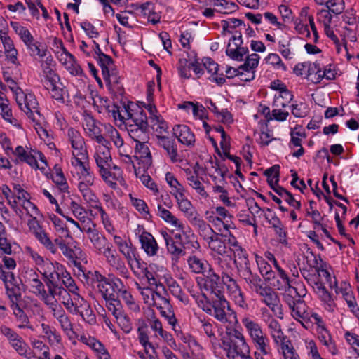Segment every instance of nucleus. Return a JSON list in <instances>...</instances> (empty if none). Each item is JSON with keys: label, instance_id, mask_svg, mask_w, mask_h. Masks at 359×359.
Instances as JSON below:
<instances>
[{"label": "nucleus", "instance_id": "nucleus-1", "mask_svg": "<svg viewBox=\"0 0 359 359\" xmlns=\"http://www.w3.org/2000/svg\"><path fill=\"white\" fill-rule=\"evenodd\" d=\"M130 118L125 122L129 136L133 140H149V123L145 111L140 106L133 105Z\"/></svg>", "mask_w": 359, "mask_h": 359}, {"label": "nucleus", "instance_id": "nucleus-2", "mask_svg": "<svg viewBox=\"0 0 359 359\" xmlns=\"http://www.w3.org/2000/svg\"><path fill=\"white\" fill-rule=\"evenodd\" d=\"M226 334L227 337H224L222 341L227 357L233 359L236 355L241 356L242 358H246L250 353V348L243 333L236 329H233L227 332Z\"/></svg>", "mask_w": 359, "mask_h": 359}, {"label": "nucleus", "instance_id": "nucleus-3", "mask_svg": "<svg viewBox=\"0 0 359 359\" xmlns=\"http://www.w3.org/2000/svg\"><path fill=\"white\" fill-rule=\"evenodd\" d=\"M269 333L276 346H278L285 359H299L295 353L291 341L283 333L281 325L276 319H271L267 324Z\"/></svg>", "mask_w": 359, "mask_h": 359}, {"label": "nucleus", "instance_id": "nucleus-4", "mask_svg": "<svg viewBox=\"0 0 359 359\" xmlns=\"http://www.w3.org/2000/svg\"><path fill=\"white\" fill-rule=\"evenodd\" d=\"M0 280L4 284L5 294L9 302V306L20 304L22 301V287L19 280L11 271H6L0 266Z\"/></svg>", "mask_w": 359, "mask_h": 359}, {"label": "nucleus", "instance_id": "nucleus-5", "mask_svg": "<svg viewBox=\"0 0 359 359\" xmlns=\"http://www.w3.org/2000/svg\"><path fill=\"white\" fill-rule=\"evenodd\" d=\"M255 292L261 297V302L265 304L278 318L280 319L283 318L279 297L271 287L264 284Z\"/></svg>", "mask_w": 359, "mask_h": 359}, {"label": "nucleus", "instance_id": "nucleus-6", "mask_svg": "<svg viewBox=\"0 0 359 359\" xmlns=\"http://www.w3.org/2000/svg\"><path fill=\"white\" fill-rule=\"evenodd\" d=\"M16 102L20 109L23 111L32 121H39L38 117H41L39 110V103L34 95L23 93L17 95Z\"/></svg>", "mask_w": 359, "mask_h": 359}, {"label": "nucleus", "instance_id": "nucleus-7", "mask_svg": "<svg viewBox=\"0 0 359 359\" xmlns=\"http://www.w3.org/2000/svg\"><path fill=\"white\" fill-rule=\"evenodd\" d=\"M102 255L105 257L107 263L118 275L126 279L130 278V273L124 261L118 255L116 250L113 249L112 245H107V248L104 249Z\"/></svg>", "mask_w": 359, "mask_h": 359}, {"label": "nucleus", "instance_id": "nucleus-8", "mask_svg": "<svg viewBox=\"0 0 359 359\" xmlns=\"http://www.w3.org/2000/svg\"><path fill=\"white\" fill-rule=\"evenodd\" d=\"M203 287L210 292L214 296L224 294L222 276L215 273L214 269L209 266V269L203 274Z\"/></svg>", "mask_w": 359, "mask_h": 359}, {"label": "nucleus", "instance_id": "nucleus-9", "mask_svg": "<svg viewBox=\"0 0 359 359\" xmlns=\"http://www.w3.org/2000/svg\"><path fill=\"white\" fill-rule=\"evenodd\" d=\"M226 308L229 309V302L224 294L214 296L212 297L211 307L209 309L207 314L213 316L222 323H226L228 322Z\"/></svg>", "mask_w": 359, "mask_h": 359}, {"label": "nucleus", "instance_id": "nucleus-10", "mask_svg": "<svg viewBox=\"0 0 359 359\" xmlns=\"http://www.w3.org/2000/svg\"><path fill=\"white\" fill-rule=\"evenodd\" d=\"M99 174L103 181L113 189H118V183L123 184L125 182L122 170L115 164L111 165L109 168H105L104 171L99 170Z\"/></svg>", "mask_w": 359, "mask_h": 359}, {"label": "nucleus", "instance_id": "nucleus-11", "mask_svg": "<svg viewBox=\"0 0 359 359\" xmlns=\"http://www.w3.org/2000/svg\"><path fill=\"white\" fill-rule=\"evenodd\" d=\"M65 268L58 262H50L39 272L44 278L46 285H60Z\"/></svg>", "mask_w": 359, "mask_h": 359}, {"label": "nucleus", "instance_id": "nucleus-12", "mask_svg": "<svg viewBox=\"0 0 359 359\" xmlns=\"http://www.w3.org/2000/svg\"><path fill=\"white\" fill-rule=\"evenodd\" d=\"M14 155L17 156L20 161L27 163L34 169L39 168L36 160L37 157H39L42 162L46 163L45 156L41 152L32 149L28 151L22 146H18L15 148Z\"/></svg>", "mask_w": 359, "mask_h": 359}, {"label": "nucleus", "instance_id": "nucleus-13", "mask_svg": "<svg viewBox=\"0 0 359 359\" xmlns=\"http://www.w3.org/2000/svg\"><path fill=\"white\" fill-rule=\"evenodd\" d=\"M136 142L135 154L139 159L138 165L142 168L143 171L147 170L152 164V156L148 146V140H133Z\"/></svg>", "mask_w": 359, "mask_h": 359}, {"label": "nucleus", "instance_id": "nucleus-14", "mask_svg": "<svg viewBox=\"0 0 359 359\" xmlns=\"http://www.w3.org/2000/svg\"><path fill=\"white\" fill-rule=\"evenodd\" d=\"M187 220L204 241L208 240L215 231L198 212L194 214V216Z\"/></svg>", "mask_w": 359, "mask_h": 359}, {"label": "nucleus", "instance_id": "nucleus-15", "mask_svg": "<svg viewBox=\"0 0 359 359\" xmlns=\"http://www.w3.org/2000/svg\"><path fill=\"white\" fill-rule=\"evenodd\" d=\"M141 248L149 257L157 256L159 252L158 244L153 235L144 230L139 236Z\"/></svg>", "mask_w": 359, "mask_h": 359}, {"label": "nucleus", "instance_id": "nucleus-16", "mask_svg": "<svg viewBox=\"0 0 359 359\" xmlns=\"http://www.w3.org/2000/svg\"><path fill=\"white\" fill-rule=\"evenodd\" d=\"M250 339L257 351L255 352L256 359L257 355L264 357V355H270L271 354L269 339L263 330L250 337Z\"/></svg>", "mask_w": 359, "mask_h": 359}, {"label": "nucleus", "instance_id": "nucleus-17", "mask_svg": "<svg viewBox=\"0 0 359 359\" xmlns=\"http://www.w3.org/2000/svg\"><path fill=\"white\" fill-rule=\"evenodd\" d=\"M157 144L165 151L167 156L172 163L182 161L175 139L168 136H161L157 140Z\"/></svg>", "mask_w": 359, "mask_h": 359}, {"label": "nucleus", "instance_id": "nucleus-18", "mask_svg": "<svg viewBox=\"0 0 359 359\" xmlns=\"http://www.w3.org/2000/svg\"><path fill=\"white\" fill-rule=\"evenodd\" d=\"M226 285L235 304L244 311L248 310L249 306L245 300L244 293L241 291L236 281H231Z\"/></svg>", "mask_w": 359, "mask_h": 359}, {"label": "nucleus", "instance_id": "nucleus-19", "mask_svg": "<svg viewBox=\"0 0 359 359\" xmlns=\"http://www.w3.org/2000/svg\"><path fill=\"white\" fill-rule=\"evenodd\" d=\"M226 285L235 304L244 311L248 310L249 306L245 300L244 293L241 291L236 281H231Z\"/></svg>", "mask_w": 359, "mask_h": 359}, {"label": "nucleus", "instance_id": "nucleus-20", "mask_svg": "<svg viewBox=\"0 0 359 359\" xmlns=\"http://www.w3.org/2000/svg\"><path fill=\"white\" fill-rule=\"evenodd\" d=\"M69 209L73 215L82 224L83 230L88 226H93L94 222L88 216V211L80 204L74 201H72L69 205Z\"/></svg>", "mask_w": 359, "mask_h": 359}, {"label": "nucleus", "instance_id": "nucleus-21", "mask_svg": "<svg viewBox=\"0 0 359 359\" xmlns=\"http://www.w3.org/2000/svg\"><path fill=\"white\" fill-rule=\"evenodd\" d=\"M172 195L177 201L180 210L183 212L187 219L194 216V214L198 213L191 201L186 197L185 189L181 190L178 193H172Z\"/></svg>", "mask_w": 359, "mask_h": 359}, {"label": "nucleus", "instance_id": "nucleus-22", "mask_svg": "<svg viewBox=\"0 0 359 359\" xmlns=\"http://www.w3.org/2000/svg\"><path fill=\"white\" fill-rule=\"evenodd\" d=\"M84 232L88 234L89 239L93 243V246L102 254L104 249L107 248V245H112L109 243L107 239L100 235L98 231L96 229L95 224H93V226H88L84 229Z\"/></svg>", "mask_w": 359, "mask_h": 359}, {"label": "nucleus", "instance_id": "nucleus-23", "mask_svg": "<svg viewBox=\"0 0 359 359\" xmlns=\"http://www.w3.org/2000/svg\"><path fill=\"white\" fill-rule=\"evenodd\" d=\"M238 271L241 278L244 280L249 288L253 292L257 290L260 286L264 285L262 278L257 273H252L250 266H245V268L241 269Z\"/></svg>", "mask_w": 359, "mask_h": 359}, {"label": "nucleus", "instance_id": "nucleus-24", "mask_svg": "<svg viewBox=\"0 0 359 359\" xmlns=\"http://www.w3.org/2000/svg\"><path fill=\"white\" fill-rule=\"evenodd\" d=\"M173 134L180 143L187 147L194 146L196 140L195 135L187 126H175L173 128Z\"/></svg>", "mask_w": 359, "mask_h": 359}, {"label": "nucleus", "instance_id": "nucleus-25", "mask_svg": "<svg viewBox=\"0 0 359 359\" xmlns=\"http://www.w3.org/2000/svg\"><path fill=\"white\" fill-rule=\"evenodd\" d=\"M205 242L211 251L219 255L227 253V245L224 243L223 233H218L214 231Z\"/></svg>", "mask_w": 359, "mask_h": 359}, {"label": "nucleus", "instance_id": "nucleus-26", "mask_svg": "<svg viewBox=\"0 0 359 359\" xmlns=\"http://www.w3.org/2000/svg\"><path fill=\"white\" fill-rule=\"evenodd\" d=\"M292 316L299 321L304 327H307L305 323L310 320V313L307 311V306L304 301L300 299L292 301Z\"/></svg>", "mask_w": 359, "mask_h": 359}, {"label": "nucleus", "instance_id": "nucleus-27", "mask_svg": "<svg viewBox=\"0 0 359 359\" xmlns=\"http://www.w3.org/2000/svg\"><path fill=\"white\" fill-rule=\"evenodd\" d=\"M69 297L65 301L63 297L62 303L67 311L75 314L79 309L87 305L88 302L85 300L78 292L69 294Z\"/></svg>", "mask_w": 359, "mask_h": 359}, {"label": "nucleus", "instance_id": "nucleus-28", "mask_svg": "<svg viewBox=\"0 0 359 359\" xmlns=\"http://www.w3.org/2000/svg\"><path fill=\"white\" fill-rule=\"evenodd\" d=\"M157 215L164 222L175 227L176 230L183 231L184 225L180 219L177 218L170 210L165 209L161 203L157 205Z\"/></svg>", "mask_w": 359, "mask_h": 359}, {"label": "nucleus", "instance_id": "nucleus-29", "mask_svg": "<svg viewBox=\"0 0 359 359\" xmlns=\"http://www.w3.org/2000/svg\"><path fill=\"white\" fill-rule=\"evenodd\" d=\"M94 158L99 170H104L105 168H109L114 164L109 149L106 147H97Z\"/></svg>", "mask_w": 359, "mask_h": 359}, {"label": "nucleus", "instance_id": "nucleus-30", "mask_svg": "<svg viewBox=\"0 0 359 359\" xmlns=\"http://www.w3.org/2000/svg\"><path fill=\"white\" fill-rule=\"evenodd\" d=\"M160 233L165 242L167 250L172 255V259H178L185 255L182 248L176 244L172 237L167 231H161Z\"/></svg>", "mask_w": 359, "mask_h": 359}, {"label": "nucleus", "instance_id": "nucleus-31", "mask_svg": "<svg viewBox=\"0 0 359 359\" xmlns=\"http://www.w3.org/2000/svg\"><path fill=\"white\" fill-rule=\"evenodd\" d=\"M77 276L82 281L86 282L88 285H93L94 283H97V285L105 278V276L97 271H91L85 269L81 264L78 265Z\"/></svg>", "mask_w": 359, "mask_h": 359}, {"label": "nucleus", "instance_id": "nucleus-32", "mask_svg": "<svg viewBox=\"0 0 359 359\" xmlns=\"http://www.w3.org/2000/svg\"><path fill=\"white\" fill-rule=\"evenodd\" d=\"M55 62L51 55L46 56V59L41 62L43 76L45 79L44 83L46 81L57 82L60 81L58 75L54 72L53 67Z\"/></svg>", "mask_w": 359, "mask_h": 359}, {"label": "nucleus", "instance_id": "nucleus-33", "mask_svg": "<svg viewBox=\"0 0 359 359\" xmlns=\"http://www.w3.org/2000/svg\"><path fill=\"white\" fill-rule=\"evenodd\" d=\"M149 324L151 329L157 333L164 341H165L170 346L175 344V339L172 335L163 330V325L160 320L155 316L149 319Z\"/></svg>", "mask_w": 359, "mask_h": 359}, {"label": "nucleus", "instance_id": "nucleus-34", "mask_svg": "<svg viewBox=\"0 0 359 359\" xmlns=\"http://www.w3.org/2000/svg\"><path fill=\"white\" fill-rule=\"evenodd\" d=\"M81 341L90 347L98 359H110V355L104 345L93 337H81Z\"/></svg>", "mask_w": 359, "mask_h": 359}, {"label": "nucleus", "instance_id": "nucleus-35", "mask_svg": "<svg viewBox=\"0 0 359 359\" xmlns=\"http://www.w3.org/2000/svg\"><path fill=\"white\" fill-rule=\"evenodd\" d=\"M82 116V125L86 135L90 138L94 135L98 134L101 130L93 116L87 111H83Z\"/></svg>", "mask_w": 359, "mask_h": 359}, {"label": "nucleus", "instance_id": "nucleus-36", "mask_svg": "<svg viewBox=\"0 0 359 359\" xmlns=\"http://www.w3.org/2000/svg\"><path fill=\"white\" fill-rule=\"evenodd\" d=\"M68 140L71 143L73 151L87 150L84 138L82 137L80 132L73 128H70L67 131Z\"/></svg>", "mask_w": 359, "mask_h": 359}, {"label": "nucleus", "instance_id": "nucleus-37", "mask_svg": "<svg viewBox=\"0 0 359 359\" xmlns=\"http://www.w3.org/2000/svg\"><path fill=\"white\" fill-rule=\"evenodd\" d=\"M118 249L129 265L131 266L134 262H138L137 249L130 240L126 241Z\"/></svg>", "mask_w": 359, "mask_h": 359}, {"label": "nucleus", "instance_id": "nucleus-38", "mask_svg": "<svg viewBox=\"0 0 359 359\" xmlns=\"http://www.w3.org/2000/svg\"><path fill=\"white\" fill-rule=\"evenodd\" d=\"M313 290L324 303L325 308L330 311H333L335 303L331 294L327 290L323 283L317 285V287Z\"/></svg>", "mask_w": 359, "mask_h": 359}, {"label": "nucleus", "instance_id": "nucleus-39", "mask_svg": "<svg viewBox=\"0 0 359 359\" xmlns=\"http://www.w3.org/2000/svg\"><path fill=\"white\" fill-rule=\"evenodd\" d=\"M31 57L39 56V57H45L46 56L47 50L43 48L41 42L36 41L33 36L29 37L28 40L24 42Z\"/></svg>", "mask_w": 359, "mask_h": 359}, {"label": "nucleus", "instance_id": "nucleus-40", "mask_svg": "<svg viewBox=\"0 0 359 359\" xmlns=\"http://www.w3.org/2000/svg\"><path fill=\"white\" fill-rule=\"evenodd\" d=\"M96 60L101 68L103 79H109L110 72L115 69L113 59L108 55L101 54L100 57H96Z\"/></svg>", "mask_w": 359, "mask_h": 359}, {"label": "nucleus", "instance_id": "nucleus-41", "mask_svg": "<svg viewBox=\"0 0 359 359\" xmlns=\"http://www.w3.org/2000/svg\"><path fill=\"white\" fill-rule=\"evenodd\" d=\"M46 88L50 91L51 97L61 103L65 102L64 96L67 93L62 83L57 82L46 81L44 83Z\"/></svg>", "mask_w": 359, "mask_h": 359}, {"label": "nucleus", "instance_id": "nucleus-42", "mask_svg": "<svg viewBox=\"0 0 359 359\" xmlns=\"http://www.w3.org/2000/svg\"><path fill=\"white\" fill-rule=\"evenodd\" d=\"M210 5L215 7L217 13L228 14L236 11L238 6L226 0H210Z\"/></svg>", "mask_w": 359, "mask_h": 359}, {"label": "nucleus", "instance_id": "nucleus-43", "mask_svg": "<svg viewBox=\"0 0 359 359\" xmlns=\"http://www.w3.org/2000/svg\"><path fill=\"white\" fill-rule=\"evenodd\" d=\"M166 284L173 296L185 304L189 303L187 296L182 292L181 287L172 277L166 278Z\"/></svg>", "mask_w": 359, "mask_h": 359}, {"label": "nucleus", "instance_id": "nucleus-44", "mask_svg": "<svg viewBox=\"0 0 359 359\" xmlns=\"http://www.w3.org/2000/svg\"><path fill=\"white\" fill-rule=\"evenodd\" d=\"M135 175L145 187L153 191L154 194L158 195L159 191L157 184L148 174L145 173V171H143L142 168L139 166L137 169H135Z\"/></svg>", "mask_w": 359, "mask_h": 359}, {"label": "nucleus", "instance_id": "nucleus-45", "mask_svg": "<svg viewBox=\"0 0 359 359\" xmlns=\"http://www.w3.org/2000/svg\"><path fill=\"white\" fill-rule=\"evenodd\" d=\"M318 339L320 341L327 347L328 351L332 355H337L338 353L337 348L334 341L332 339L331 334L327 329L318 330Z\"/></svg>", "mask_w": 359, "mask_h": 359}, {"label": "nucleus", "instance_id": "nucleus-46", "mask_svg": "<svg viewBox=\"0 0 359 359\" xmlns=\"http://www.w3.org/2000/svg\"><path fill=\"white\" fill-rule=\"evenodd\" d=\"M52 180L62 192H67L69 185L60 167L55 165L52 173Z\"/></svg>", "mask_w": 359, "mask_h": 359}, {"label": "nucleus", "instance_id": "nucleus-47", "mask_svg": "<svg viewBox=\"0 0 359 359\" xmlns=\"http://www.w3.org/2000/svg\"><path fill=\"white\" fill-rule=\"evenodd\" d=\"M188 264L191 271L195 273H203L209 269L210 264L207 261L200 259L196 256L190 257L188 259Z\"/></svg>", "mask_w": 359, "mask_h": 359}, {"label": "nucleus", "instance_id": "nucleus-48", "mask_svg": "<svg viewBox=\"0 0 359 359\" xmlns=\"http://www.w3.org/2000/svg\"><path fill=\"white\" fill-rule=\"evenodd\" d=\"M36 239L49 252L55 255L57 253V248L53 243V241L49 237L46 231L42 229L33 234Z\"/></svg>", "mask_w": 359, "mask_h": 359}, {"label": "nucleus", "instance_id": "nucleus-49", "mask_svg": "<svg viewBox=\"0 0 359 359\" xmlns=\"http://www.w3.org/2000/svg\"><path fill=\"white\" fill-rule=\"evenodd\" d=\"M183 232V236H184V240H182V245L184 249H189L192 252H194L196 250H198L201 248L200 243L197 240L196 236L189 229L188 232Z\"/></svg>", "mask_w": 359, "mask_h": 359}, {"label": "nucleus", "instance_id": "nucleus-50", "mask_svg": "<svg viewBox=\"0 0 359 359\" xmlns=\"http://www.w3.org/2000/svg\"><path fill=\"white\" fill-rule=\"evenodd\" d=\"M217 264L221 269L222 280L224 284L227 285L229 283H231V281H235L230 273V270L231 269V264L226 259L219 257L217 259Z\"/></svg>", "mask_w": 359, "mask_h": 359}, {"label": "nucleus", "instance_id": "nucleus-51", "mask_svg": "<svg viewBox=\"0 0 359 359\" xmlns=\"http://www.w3.org/2000/svg\"><path fill=\"white\" fill-rule=\"evenodd\" d=\"M234 255V263L236 265L238 271L245 266H250L248 254L241 246L233 249L232 251Z\"/></svg>", "mask_w": 359, "mask_h": 359}, {"label": "nucleus", "instance_id": "nucleus-52", "mask_svg": "<svg viewBox=\"0 0 359 359\" xmlns=\"http://www.w3.org/2000/svg\"><path fill=\"white\" fill-rule=\"evenodd\" d=\"M293 95L288 90H283L276 95L273 102V107H285L292 100Z\"/></svg>", "mask_w": 359, "mask_h": 359}, {"label": "nucleus", "instance_id": "nucleus-53", "mask_svg": "<svg viewBox=\"0 0 359 359\" xmlns=\"http://www.w3.org/2000/svg\"><path fill=\"white\" fill-rule=\"evenodd\" d=\"M248 53V48L242 46L233 47L231 42L229 43L226 50V54L232 60L236 61H242L243 60V57L247 55Z\"/></svg>", "mask_w": 359, "mask_h": 359}, {"label": "nucleus", "instance_id": "nucleus-54", "mask_svg": "<svg viewBox=\"0 0 359 359\" xmlns=\"http://www.w3.org/2000/svg\"><path fill=\"white\" fill-rule=\"evenodd\" d=\"M104 300L107 309L111 312L115 318L124 312L121 301L115 297L114 294L111 295L110 297L104 299Z\"/></svg>", "mask_w": 359, "mask_h": 359}, {"label": "nucleus", "instance_id": "nucleus-55", "mask_svg": "<svg viewBox=\"0 0 359 359\" xmlns=\"http://www.w3.org/2000/svg\"><path fill=\"white\" fill-rule=\"evenodd\" d=\"M241 323L250 337L263 330L261 325L248 316H243L241 318Z\"/></svg>", "mask_w": 359, "mask_h": 359}, {"label": "nucleus", "instance_id": "nucleus-56", "mask_svg": "<svg viewBox=\"0 0 359 359\" xmlns=\"http://www.w3.org/2000/svg\"><path fill=\"white\" fill-rule=\"evenodd\" d=\"M150 121L151 126L156 133V140H158V137L161 136H165V133H167L168 126L161 116L158 117H152Z\"/></svg>", "mask_w": 359, "mask_h": 359}, {"label": "nucleus", "instance_id": "nucleus-57", "mask_svg": "<svg viewBox=\"0 0 359 359\" xmlns=\"http://www.w3.org/2000/svg\"><path fill=\"white\" fill-rule=\"evenodd\" d=\"M117 296L118 297L121 298L130 310L135 313L140 312V309L139 304L136 302L128 288L122 291V292L118 294Z\"/></svg>", "mask_w": 359, "mask_h": 359}, {"label": "nucleus", "instance_id": "nucleus-58", "mask_svg": "<svg viewBox=\"0 0 359 359\" xmlns=\"http://www.w3.org/2000/svg\"><path fill=\"white\" fill-rule=\"evenodd\" d=\"M129 197L132 205L136 209L137 211L143 215L144 218L147 219L148 217H151L149 212V207L144 200L135 198L131 194L129 195Z\"/></svg>", "mask_w": 359, "mask_h": 359}, {"label": "nucleus", "instance_id": "nucleus-59", "mask_svg": "<svg viewBox=\"0 0 359 359\" xmlns=\"http://www.w3.org/2000/svg\"><path fill=\"white\" fill-rule=\"evenodd\" d=\"M200 330L201 332L204 333L209 339L210 342L215 343L217 341V337L215 333L213 325L204 318H199Z\"/></svg>", "mask_w": 359, "mask_h": 359}, {"label": "nucleus", "instance_id": "nucleus-60", "mask_svg": "<svg viewBox=\"0 0 359 359\" xmlns=\"http://www.w3.org/2000/svg\"><path fill=\"white\" fill-rule=\"evenodd\" d=\"M10 308L12 309L13 313L17 320L20 323L18 327L20 328L29 327V318L24 311L20 308V304L10 306Z\"/></svg>", "mask_w": 359, "mask_h": 359}, {"label": "nucleus", "instance_id": "nucleus-61", "mask_svg": "<svg viewBox=\"0 0 359 359\" xmlns=\"http://www.w3.org/2000/svg\"><path fill=\"white\" fill-rule=\"evenodd\" d=\"M302 276L307 281V283L314 290L317 285L323 283L320 279L318 278V273L316 272V269L310 271L306 268L300 269Z\"/></svg>", "mask_w": 359, "mask_h": 359}, {"label": "nucleus", "instance_id": "nucleus-62", "mask_svg": "<svg viewBox=\"0 0 359 359\" xmlns=\"http://www.w3.org/2000/svg\"><path fill=\"white\" fill-rule=\"evenodd\" d=\"M75 314L79 315L83 320L89 325H95L96 323L95 314L89 303L81 308V309H79V311L76 312Z\"/></svg>", "mask_w": 359, "mask_h": 359}, {"label": "nucleus", "instance_id": "nucleus-63", "mask_svg": "<svg viewBox=\"0 0 359 359\" xmlns=\"http://www.w3.org/2000/svg\"><path fill=\"white\" fill-rule=\"evenodd\" d=\"M304 259L306 260L307 266L312 269H317L323 262L321 257L319 255L314 254L310 249L306 250Z\"/></svg>", "mask_w": 359, "mask_h": 359}, {"label": "nucleus", "instance_id": "nucleus-64", "mask_svg": "<svg viewBox=\"0 0 359 359\" xmlns=\"http://www.w3.org/2000/svg\"><path fill=\"white\" fill-rule=\"evenodd\" d=\"M212 213L222 219V226L224 229L228 231L231 228L232 216L225 208L217 207Z\"/></svg>", "mask_w": 359, "mask_h": 359}]
</instances>
